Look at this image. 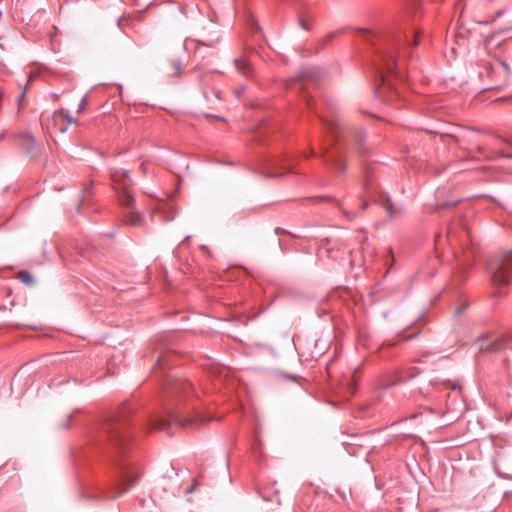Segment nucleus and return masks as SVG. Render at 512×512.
Returning <instances> with one entry per match:
<instances>
[{"label":"nucleus","mask_w":512,"mask_h":512,"mask_svg":"<svg viewBox=\"0 0 512 512\" xmlns=\"http://www.w3.org/2000/svg\"><path fill=\"white\" fill-rule=\"evenodd\" d=\"M171 423L185 426L192 424L193 420L190 418H183L181 413L173 408L168 407L166 409V417H156L150 420V428L155 430H166L167 426Z\"/></svg>","instance_id":"obj_9"},{"label":"nucleus","mask_w":512,"mask_h":512,"mask_svg":"<svg viewBox=\"0 0 512 512\" xmlns=\"http://www.w3.org/2000/svg\"><path fill=\"white\" fill-rule=\"evenodd\" d=\"M499 33H500V36L505 35L504 43H502V47L504 49L512 48V28L502 30Z\"/></svg>","instance_id":"obj_14"},{"label":"nucleus","mask_w":512,"mask_h":512,"mask_svg":"<svg viewBox=\"0 0 512 512\" xmlns=\"http://www.w3.org/2000/svg\"><path fill=\"white\" fill-rule=\"evenodd\" d=\"M167 363V355L162 352L157 353L156 355V364L153 367L154 373L160 371L164 373L165 365ZM163 381V389L165 394L168 397H174L179 394L186 395V393L191 389V384L182 380L180 378L172 377L170 375H165Z\"/></svg>","instance_id":"obj_5"},{"label":"nucleus","mask_w":512,"mask_h":512,"mask_svg":"<svg viewBox=\"0 0 512 512\" xmlns=\"http://www.w3.org/2000/svg\"><path fill=\"white\" fill-rule=\"evenodd\" d=\"M504 38L500 33L488 35L484 40V47L488 54L493 56V62L485 65L486 77L491 79L490 88L507 85L510 81V67L508 61L512 62V48L502 47Z\"/></svg>","instance_id":"obj_3"},{"label":"nucleus","mask_w":512,"mask_h":512,"mask_svg":"<svg viewBox=\"0 0 512 512\" xmlns=\"http://www.w3.org/2000/svg\"><path fill=\"white\" fill-rule=\"evenodd\" d=\"M62 116L65 118L68 122V124H72L75 122L74 118L70 115V113L67 110L61 109L59 111L54 112L53 117H59Z\"/></svg>","instance_id":"obj_16"},{"label":"nucleus","mask_w":512,"mask_h":512,"mask_svg":"<svg viewBox=\"0 0 512 512\" xmlns=\"http://www.w3.org/2000/svg\"><path fill=\"white\" fill-rule=\"evenodd\" d=\"M87 99H88L87 95H84L81 98L80 104H79L78 109H77V113H82L86 109Z\"/></svg>","instance_id":"obj_19"},{"label":"nucleus","mask_w":512,"mask_h":512,"mask_svg":"<svg viewBox=\"0 0 512 512\" xmlns=\"http://www.w3.org/2000/svg\"><path fill=\"white\" fill-rule=\"evenodd\" d=\"M368 206V203L366 201H363L361 204V209L364 210Z\"/></svg>","instance_id":"obj_27"},{"label":"nucleus","mask_w":512,"mask_h":512,"mask_svg":"<svg viewBox=\"0 0 512 512\" xmlns=\"http://www.w3.org/2000/svg\"><path fill=\"white\" fill-rule=\"evenodd\" d=\"M220 41L219 31L215 22L209 19L207 25H203L197 39L196 53L201 54L203 47L216 48Z\"/></svg>","instance_id":"obj_8"},{"label":"nucleus","mask_w":512,"mask_h":512,"mask_svg":"<svg viewBox=\"0 0 512 512\" xmlns=\"http://www.w3.org/2000/svg\"><path fill=\"white\" fill-rule=\"evenodd\" d=\"M281 163H282V159H280V158L267 160L266 166L269 170L266 172H263V176L265 178H277V177H280V176L284 175L285 173H288L291 171L290 169H287L284 172H277L276 169L281 165Z\"/></svg>","instance_id":"obj_11"},{"label":"nucleus","mask_w":512,"mask_h":512,"mask_svg":"<svg viewBox=\"0 0 512 512\" xmlns=\"http://www.w3.org/2000/svg\"><path fill=\"white\" fill-rule=\"evenodd\" d=\"M128 427L129 422L126 419L115 416L109 418L102 428L112 446V460L115 469L109 495L112 499L129 491L140 478L138 468L125 458L129 442V436L126 434Z\"/></svg>","instance_id":"obj_1"},{"label":"nucleus","mask_w":512,"mask_h":512,"mask_svg":"<svg viewBox=\"0 0 512 512\" xmlns=\"http://www.w3.org/2000/svg\"><path fill=\"white\" fill-rule=\"evenodd\" d=\"M235 67L239 73L246 77H250L253 74V68L250 60L246 56H241L234 60Z\"/></svg>","instance_id":"obj_12"},{"label":"nucleus","mask_w":512,"mask_h":512,"mask_svg":"<svg viewBox=\"0 0 512 512\" xmlns=\"http://www.w3.org/2000/svg\"><path fill=\"white\" fill-rule=\"evenodd\" d=\"M298 22H299V25H300V27L302 29L309 30V25H308V23L306 22V20L304 18L300 17Z\"/></svg>","instance_id":"obj_20"},{"label":"nucleus","mask_w":512,"mask_h":512,"mask_svg":"<svg viewBox=\"0 0 512 512\" xmlns=\"http://www.w3.org/2000/svg\"><path fill=\"white\" fill-rule=\"evenodd\" d=\"M328 126L330 133L336 141L343 140L345 144L350 145L352 139L356 145L360 146L363 142L364 136L361 131L350 130L342 128L339 121L336 119L324 120Z\"/></svg>","instance_id":"obj_7"},{"label":"nucleus","mask_w":512,"mask_h":512,"mask_svg":"<svg viewBox=\"0 0 512 512\" xmlns=\"http://www.w3.org/2000/svg\"><path fill=\"white\" fill-rule=\"evenodd\" d=\"M19 137L23 140L22 144L25 147V149L31 150L33 148L34 138L30 133H28V132L22 133L19 135Z\"/></svg>","instance_id":"obj_15"},{"label":"nucleus","mask_w":512,"mask_h":512,"mask_svg":"<svg viewBox=\"0 0 512 512\" xmlns=\"http://www.w3.org/2000/svg\"><path fill=\"white\" fill-rule=\"evenodd\" d=\"M172 65L175 70V74H179L181 71V65L177 62H173Z\"/></svg>","instance_id":"obj_22"},{"label":"nucleus","mask_w":512,"mask_h":512,"mask_svg":"<svg viewBox=\"0 0 512 512\" xmlns=\"http://www.w3.org/2000/svg\"><path fill=\"white\" fill-rule=\"evenodd\" d=\"M194 490V486H191L188 490L189 493H191Z\"/></svg>","instance_id":"obj_32"},{"label":"nucleus","mask_w":512,"mask_h":512,"mask_svg":"<svg viewBox=\"0 0 512 512\" xmlns=\"http://www.w3.org/2000/svg\"><path fill=\"white\" fill-rule=\"evenodd\" d=\"M19 279L25 284L33 283V276L27 271H21L19 273Z\"/></svg>","instance_id":"obj_18"},{"label":"nucleus","mask_w":512,"mask_h":512,"mask_svg":"<svg viewBox=\"0 0 512 512\" xmlns=\"http://www.w3.org/2000/svg\"><path fill=\"white\" fill-rule=\"evenodd\" d=\"M491 281L496 287H503L509 283V272L512 270V251L504 253L488 267Z\"/></svg>","instance_id":"obj_6"},{"label":"nucleus","mask_w":512,"mask_h":512,"mask_svg":"<svg viewBox=\"0 0 512 512\" xmlns=\"http://www.w3.org/2000/svg\"><path fill=\"white\" fill-rule=\"evenodd\" d=\"M455 313H456L457 315H460V314L462 313V309L457 308V309H456V311H455Z\"/></svg>","instance_id":"obj_30"},{"label":"nucleus","mask_w":512,"mask_h":512,"mask_svg":"<svg viewBox=\"0 0 512 512\" xmlns=\"http://www.w3.org/2000/svg\"><path fill=\"white\" fill-rule=\"evenodd\" d=\"M383 206L385 208V210L387 211V213L389 214V216L392 218L394 217L398 212L396 211V209L394 208V205L392 204V202L387 199L384 203H383Z\"/></svg>","instance_id":"obj_17"},{"label":"nucleus","mask_w":512,"mask_h":512,"mask_svg":"<svg viewBox=\"0 0 512 512\" xmlns=\"http://www.w3.org/2000/svg\"><path fill=\"white\" fill-rule=\"evenodd\" d=\"M339 33H340L339 31L330 33L329 35H327L326 41H330L333 37H335Z\"/></svg>","instance_id":"obj_24"},{"label":"nucleus","mask_w":512,"mask_h":512,"mask_svg":"<svg viewBox=\"0 0 512 512\" xmlns=\"http://www.w3.org/2000/svg\"><path fill=\"white\" fill-rule=\"evenodd\" d=\"M244 90H245V88H244L243 86H242V87H240V88H238V89L235 91L236 96H237L238 98H239V97H241V95L243 94Z\"/></svg>","instance_id":"obj_23"},{"label":"nucleus","mask_w":512,"mask_h":512,"mask_svg":"<svg viewBox=\"0 0 512 512\" xmlns=\"http://www.w3.org/2000/svg\"><path fill=\"white\" fill-rule=\"evenodd\" d=\"M369 37L377 42L378 61L375 72L377 77L376 96L383 102L393 105L402 99L391 77L398 76L394 71L396 66L395 52L402 45V36L397 31L375 33L366 31Z\"/></svg>","instance_id":"obj_2"},{"label":"nucleus","mask_w":512,"mask_h":512,"mask_svg":"<svg viewBox=\"0 0 512 512\" xmlns=\"http://www.w3.org/2000/svg\"><path fill=\"white\" fill-rule=\"evenodd\" d=\"M510 341V337L508 335H500V336H484L479 338L475 345L480 352H499L506 348Z\"/></svg>","instance_id":"obj_10"},{"label":"nucleus","mask_w":512,"mask_h":512,"mask_svg":"<svg viewBox=\"0 0 512 512\" xmlns=\"http://www.w3.org/2000/svg\"><path fill=\"white\" fill-rule=\"evenodd\" d=\"M307 105L309 107H312V100L310 98L307 99Z\"/></svg>","instance_id":"obj_29"},{"label":"nucleus","mask_w":512,"mask_h":512,"mask_svg":"<svg viewBox=\"0 0 512 512\" xmlns=\"http://www.w3.org/2000/svg\"><path fill=\"white\" fill-rule=\"evenodd\" d=\"M444 240L443 236L441 235H437L436 238H435V247L436 249L439 248V246L441 245V242Z\"/></svg>","instance_id":"obj_21"},{"label":"nucleus","mask_w":512,"mask_h":512,"mask_svg":"<svg viewBox=\"0 0 512 512\" xmlns=\"http://www.w3.org/2000/svg\"><path fill=\"white\" fill-rule=\"evenodd\" d=\"M325 162L327 165L332 166L338 172L345 171L344 164L342 162V154L340 151H337L336 154L326 156Z\"/></svg>","instance_id":"obj_13"},{"label":"nucleus","mask_w":512,"mask_h":512,"mask_svg":"<svg viewBox=\"0 0 512 512\" xmlns=\"http://www.w3.org/2000/svg\"><path fill=\"white\" fill-rule=\"evenodd\" d=\"M447 384L451 386L452 390H456L458 388L457 384H451L449 381L447 382Z\"/></svg>","instance_id":"obj_26"},{"label":"nucleus","mask_w":512,"mask_h":512,"mask_svg":"<svg viewBox=\"0 0 512 512\" xmlns=\"http://www.w3.org/2000/svg\"><path fill=\"white\" fill-rule=\"evenodd\" d=\"M418 43H419V35H418V32H415L413 44L418 45Z\"/></svg>","instance_id":"obj_25"},{"label":"nucleus","mask_w":512,"mask_h":512,"mask_svg":"<svg viewBox=\"0 0 512 512\" xmlns=\"http://www.w3.org/2000/svg\"><path fill=\"white\" fill-rule=\"evenodd\" d=\"M112 181L114 188L118 193L120 204L128 211L126 213V221L132 226H141L142 218L139 213L133 210L134 198L129 193L128 188L132 184V179L126 170H116L113 172Z\"/></svg>","instance_id":"obj_4"},{"label":"nucleus","mask_w":512,"mask_h":512,"mask_svg":"<svg viewBox=\"0 0 512 512\" xmlns=\"http://www.w3.org/2000/svg\"><path fill=\"white\" fill-rule=\"evenodd\" d=\"M84 193H90V189L89 188H85L84 189Z\"/></svg>","instance_id":"obj_31"},{"label":"nucleus","mask_w":512,"mask_h":512,"mask_svg":"<svg viewBox=\"0 0 512 512\" xmlns=\"http://www.w3.org/2000/svg\"><path fill=\"white\" fill-rule=\"evenodd\" d=\"M67 128H68L67 126L60 128V132L65 133L67 131Z\"/></svg>","instance_id":"obj_28"}]
</instances>
